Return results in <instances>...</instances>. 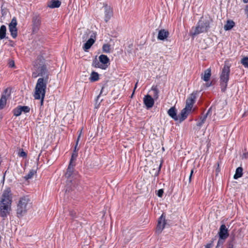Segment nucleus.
I'll return each instance as SVG.
<instances>
[{
  "mask_svg": "<svg viewBox=\"0 0 248 248\" xmlns=\"http://www.w3.org/2000/svg\"><path fill=\"white\" fill-rule=\"evenodd\" d=\"M90 33L89 31H86L84 32L82 36V39L83 41H85L89 37V34Z\"/></svg>",
  "mask_w": 248,
  "mask_h": 248,
  "instance_id": "nucleus-34",
  "label": "nucleus"
},
{
  "mask_svg": "<svg viewBox=\"0 0 248 248\" xmlns=\"http://www.w3.org/2000/svg\"><path fill=\"white\" fill-rule=\"evenodd\" d=\"M93 37L92 35H91V38L85 43L83 46L84 51H87L94 43L95 40L92 38Z\"/></svg>",
  "mask_w": 248,
  "mask_h": 248,
  "instance_id": "nucleus-16",
  "label": "nucleus"
},
{
  "mask_svg": "<svg viewBox=\"0 0 248 248\" xmlns=\"http://www.w3.org/2000/svg\"><path fill=\"white\" fill-rule=\"evenodd\" d=\"M110 46L108 44L104 45L103 46V51L106 53L110 52Z\"/></svg>",
  "mask_w": 248,
  "mask_h": 248,
  "instance_id": "nucleus-33",
  "label": "nucleus"
},
{
  "mask_svg": "<svg viewBox=\"0 0 248 248\" xmlns=\"http://www.w3.org/2000/svg\"><path fill=\"white\" fill-rule=\"evenodd\" d=\"M229 248H233V247L232 246H230V247H229Z\"/></svg>",
  "mask_w": 248,
  "mask_h": 248,
  "instance_id": "nucleus-51",
  "label": "nucleus"
},
{
  "mask_svg": "<svg viewBox=\"0 0 248 248\" xmlns=\"http://www.w3.org/2000/svg\"><path fill=\"white\" fill-rule=\"evenodd\" d=\"M211 76V70L210 68L205 70L204 72L203 75H202L201 78L204 81L207 82L209 80Z\"/></svg>",
  "mask_w": 248,
  "mask_h": 248,
  "instance_id": "nucleus-17",
  "label": "nucleus"
},
{
  "mask_svg": "<svg viewBox=\"0 0 248 248\" xmlns=\"http://www.w3.org/2000/svg\"><path fill=\"white\" fill-rule=\"evenodd\" d=\"M244 3H247L248 2V0H243Z\"/></svg>",
  "mask_w": 248,
  "mask_h": 248,
  "instance_id": "nucleus-46",
  "label": "nucleus"
},
{
  "mask_svg": "<svg viewBox=\"0 0 248 248\" xmlns=\"http://www.w3.org/2000/svg\"><path fill=\"white\" fill-rule=\"evenodd\" d=\"M21 108L22 109V111H23L25 113L29 112L30 108L28 106H20Z\"/></svg>",
  "mask_w": 248,
  "mask_h": 248,
  "instance_id": "nucleus-35",
  "label": "nucleus"
},
{
  "mask_svg": "<svg viewBox=\"0 0 248 248\" xmlns=\"http://www.w3.org/2000/svg\"><path fill=\"white\" fill-rule=\"evenodd\" d=\"M209 112V110L208 111L207 113L205 115H204L203 116L201 117L200 118V121L197 124V125L198 126L200 127L204 123V122L206 121L207 116Z\"/></svg>",
  "mask_w": 248,
  "mask_h": 248,
  "instance_id": "nucleus-27",
  "label": "nucleus"
},
{
  "mask_svg": "<svg viewBox=\"0 0 248 248\" xmlns=\"http://www.w3.org/2000/svg\"><path fill=\"white\" fill-rule=\"evenodd\" d=\"M137 84H138V82H137V83H136V85H135V86L134 90L133 93H132V95H133V94H134V91H135V89H136V87H137Z\"/></svg>",
  "mask_w": 248,
  "mask_h": 248,
  "instance_id": "nucleus-44",
  "label": "nucleus"
},
{
  "mask_svg": "<svg viewBox=\"0 0 248 248\" xmlns=\"http://www.w3.org/2000/svg\"><path fill=\"white\" fill-rule=\"evenodd\" d=\"M241 63L245 67L248 68V56L243 57L241 60Z\"/></svg>",
  "mask_w": 248,
  "mask_h": 248,
  "instance_id": "nucleus-30",
  "label": "nucleus"
},
{
  "mask_svg": "<svg viewBox=\"0 0 248 248\" xmlns=\"http://www.w3.org/2000/svg\"><path fill=\"white\" fill-rule=\"evenodd\" d=\"M36 170H31L30 171L29 173L24 177V179L26 180H28L30 179H31L33 176L36 174Z\"/></svg>",
  "mask_w": 248,
  "mask_h": 248,
  "instance_id": "nucleus-28",
  "label": "nucleus"
},
{
  "mask_svg": "<svg viewBox=\"0 0 248 248\" xmlns=\"http://www.w3.org/2000/svg\"><path fill=\"white\" fill-rule=\"evenodd\" d=\"M31 206V202L28 197L21 198L17 204V214L23 216Z\"/></svg>",
  "mask_w": 248,
  "mask_h": 248,
  "instance_id": "nucleus-3",
  "label": "nucleus"
},
{
  "mask_svg": "<svg viewBox=\"0 0 248 248\" xmlns=\"http://www.w3.org/2000/svg\"><path fill=\"white\" fill-rule=\"evenodd\" d=\"M246 115V113H244L243 115V117L245 116Z\"/></svg>",
  "mask_w": 248,
  "mask_h": 248,
  "instance_id": "nucleus-52",
  "label": "nucleus"
},
{
  "mask_svg": "<svg viewBox=\"0 0 248 248\" xmlns=\"http://www.w3.org/2000/svg\"><path fill=\"white\" fill-rule=\"evenodd\" d=\"M41 25V17L39 15H34L32 18V31L37 32Z\"/></svg>",
  "mask_w": 248,
  "mask_h": 248,
  "instance_id": "nucleus-8",
  "label": "nucleus"
},
{
  "mask_svg": "<svg viewBox=\"0 0 248 248\" xmlns=\"http://www.w3.org/2000/svg\"><path fill=\"white\" fill-rule=\"evenodd\" d=\"M17 153L19 157L26 158L27 157V154L24 151L22 148H18L17 150Z\"/></svg>",
  "mask_w": 248,
  "mask_h": 248,
  "instance_id": "nucleus-26",
  "label": "nucleus"
},
{
  "mask_svg": "<svg viewBox=\"0 0 248 248\" xmlns=\"http://www.w3.org/2000/svg\"><path fill=\"white\" fill-rule=\"evenodd\" d=\"M213 243V242H212L211 243L207 244L205 246V248H211L212 247V245H213V243Z\"/></svg>",
  "mask_w": 248,
  "mask_h": 248,
  "instance_id": "nucleus-41",
  "label": "nucleus"
},
{
  "mask_svg": "<svg viewBox=\"0 0 248 248\" xmlns=\"http://www.w3.org/2000/svg\"><path fill=\"white\" fill-rule=\"evenodd\" d=\"M243 174V169L241 167H238L236 169L235 173L233 176L235 179L241 177Z\"/></svg>",
  "mask_w": 248,
  "mask_h": 248,
  "instance_id": "nucleus-23",
  "label": "nucleus"
},
{
  "mask_svg": "<svg viewBox=\"0 0 248 248\" xmlns=\"http://www.w3.org/2000/svg\"><path fill=\"white\" fill-rule=\"evenodd\" d=\"M12 197L11 190L10 188H7L4 190L0 200V215L5 217L9 214L11 210Z\"/></svg>",
  "mask_w": 248,
  "mask_h": 248,
  "instance_id": "nucleus-2",
  "label": "nucleus"
},
{
  "mask_svg": "<svg viewBox=\"0 0 248 248\" xmlns=\"http://www.w3.org/2000/svg\"><path fill=\"white\" fill-rule=\"evenodd\" d=\"M8 65L10 67H14L15 66L14 61L13 60H10L8 63Z\"/></svg>",
  "mask_w": 248,
  "mask_h": 248,
  "instance_id": "nucleus-36",
  "label": "nucleus"
},
{
  "mask_svg": "<svg viewBox=\"0 0 248 248\" xmlns=\"http://www.w3.org/2000/svg\"><path fill=\"white\" fill-rule=\"evenodd\" d=\"M169 35V32L165 30H161L159 31L158 35V39L163 40L166 38Z\"/></svg>",
  "mask_w": 248,
  "mask_h": 248,
  "instance_id": "nucleus-19",
  "label": "nucleus"
},
{
  "mask_svg": "<svg viewBox=\"0 0 248 248\" xmlns=\"http://www.w3.org/2000/svg\"><path fill=\"white\" fill-rule=\"evenodd\" d=\"M99 97H100V95H99L97 96V99H96V102H97V101H98V99H99Z\"/></svg>",
  "mask_w": 248,
  "mask_h": 248,
  "instance_id": "nucleus-47",
  "label": "nucleus"
},
{
  "mask_svg": "<svg viewBox=\"0 0 248 248\" xmlns=\"http://www.w3.org/2000/svg\"><path fill=\"white\" fill-rule=\"evenodd\" d=\"M103 8L105 12V20L106 21H108L112 15V9L110 7L108 6L107 4H104Z\"/></svg>",
  "mask_w": 248,
  "mask_h": 248,
  "instance_id": "nucleus-14",
  "label": "nucleus"
},
{
  "mask_svg": "<svg viewBox=\"0 0 248 248\" xmlns=\"http://www.w3.org/2000/svg\"><path fill=\"white\" fill-rule=\"evenodd\" d=\"M61 2L58 0H51L48 4V7L51 8H58L60 6Z\"/></svg>",
  "mask_w": 248,
  "mask_h": 248,
  "instance_id": "nucleus-18",
  "label": "nucleus"
},
{
  "mask_svg": "<svg viewBox=\"0 0 248 248\" xmlns=\"http://www.w3.org/2000/svg\"><path fill=\"white\" fill-rule=\"evenodd\" d=\"M38 75L41 78H38L35 87L33 96L35 99H41V105H43L44 99L46 94V84L49 78V73L46 67L42 65L38 67Z\"/></svg>",
  "mask_w": 248,
  "mask_h": 248,
  "instance_id": "nucleus-1",
  "label": "nucleus"
},
{
  "mask_svg": "<svg viewBox=\"0 0 248 248\" xmlns=\"http://www.w3.org/2000/svg\"><path fill=\"white\" fill-rule=\"evenodd\" d=\"M17 21L16 17H14L9 25V31L12 36L15 38L17 35V30L16 28Z\"/></svg>",
  "mask_w": 248,
  "mask_h": 248,
  "instance_id": "nucleus-7",
  "label": "nucleus"
},
{
  "mask_svg": "<svg viewBox=\"0 0 248 248\" xmlns=\"http://www.w3.org/2000/svg\"><path fill=\"white\" fill-rule=\"evenodd\" d=\"M9 95V94L6 95L3 94L1 98L0 99V109H1L4 108L5 106L6 105L7 97Z\"/></svg>",
  "mask_w": 248,
  "mask_h": 248,
  "instance_id": "nucleus-20",
  "label": "nucleus"
},
{
  "mask_svg": "<svg viewBox=\"0 0 248 248\" xmlns=\"http://www.w3.org/2000/svg\"><path fill=\"white\" fill-rule=\"evenodd\" d=\"M193 173V170H191V172H190V175H189V182L191 181V177H192Z\"/></svg>",
  "mask_w": 248,
  "mask_h": 248,
  "instance_id": "nucleus-43",
  "label": "nucleus"
},
{
  "mask_svg": "<svg viewBox=\"0 0 248 248\" xmlns=\"http://www.w3.org/2000/svg\"><path fill=\"white\" fill-rule=\"evenodd\" d=\"M143 103L147 108H151L154 104V99L151 95L147 94L143 98Z\"/></svg>",
  "mask_w": 248,
  "mask_h": 248,
  "instance_id": "nucleus-10",
  "label": "nucleus"
},
{
  "mask_svg": "<svg viewBox=\"0 0 248 248\" xmlns=\"http://www.w3.org/2000/svg\"><path fill=\"white\" fill-rule=\"evenodd\" d=\"M5 93H6L8 92V89L5 90Z\"/></svg>",
  "mask_w": 248,
  "mask_h": 248,
  "instance_id": "nucleus-48",
  "label": "nucleus"
},
{
  "mask_svg": "<svg viewBox=\"0 0 248 248\" xmlns=\"http://www.w3.org/2000/svg\"><path fill=\"white\" fill-rule=\"evenodd\" d=\"M211 85V83L210 84H207V87H209Z\"/></svg>",
  "mask_w": 248,
  "mask_h": 248,
  "instance_id": "nucleus-49",
  "label": "nucleus"
},
{
  "mask_svg": "<svg viewBox=\"0 0 248 248\" xmlns=\"http://www.w3.org/2000/svg\"><path fill=\"white\" fill-rule=\"evenodd\" d=\"M246 10L248 11V6L246 7Z\"/></svg>",
  "mask_w": 248,
  "mask_h": 248,
  "instance_id": "nucleus-50",
  "label": "nucleus"
},
{
  "mask_svg": "<svg viewBox=\"0 0 248 248\" xmlns=\"http://www.w3.org/2000/svg\"><path fill=\"white\" fill-rule=\"evenodd\" d=\"M244 155H245V157H247V156L248 155H247V154H245Z\"/></svg>",
  "mask_w": 248,
  "mask_h": 248,
  "instance_id": "nucleus-53",
  "label": "nucleus"
},
{
  "mask_svg": "<svg viewBox=\"0 0 248 248\" xmlns=\"http://www.w3.org/2000/svg\"><path fill=\"white\" fill-rule=\"evenodd\" d=\"M151 91L152 92V96L154 99H157L158 98L159 91L157 88V86H153L151 88Z\"/></svg>",
  "mask_w": 248,
  "mask_h": 248,
  "instance_id": "nucleus-21",
  "label": "nucleus"
},
{
  "mask_svg": "<svg viewBox=\"0 0 248 248\" xmlns=\"http://www.w3.org/2000/svg\"><path fill=\"white\" fill-rule=\"evenodd\" d=\"M78 148H77V147L76 148V149L75 148V150L72 155V157H71V160H70V163H72V162L75 160V159L76 158V157H77L78 156Z\"/></svg>",
  "mask_w": 248,
  "mask_h": 248,
  "instance_id": "nucleus-32",
  "label": "nucleus"
},
{
  "mask_svg": "<svg viewBox=\"0 0 248 248\" xmlns=\"http://www.w3.org/2000/svg\"><path fill=\"white\" fill-rule=\"evenodd\" d=\"M99 79V75L97 73L93 72L91 74L90 79L92 81H95L98 80Z\"/></svg>",
  "mask_w": 248,
  "mask_h": 248,
  "instance_id": "nucleus-29",
  "label": "nucleus"
},
{
  "mask_svg": "<svg viewBox=\"0 0 248 248\" xmlns=\"http://www.w3.org/2000/svg\"><path fill=\"white\" fill-rule=\"evenodd\" d=\"M44 59H42L41 57L40 58H39L37 59V60H36V62H35V64H36V65H37V64H36V63H38V61H39L40 62H43V61Z\"/></svg>",
  "mask_w": 248,
  "mask_h": 248,
  "instance_id": "nucleus-42",
  "label": "nucleus"
},
{
  "mask_svg": "<svg viewBox=\"0 0 248 248\" xmlns=\"http://www.w3.org/2000/svg\"><path fill=\"white\" fill-rule=\"evenodd\" d=\"M234 22L232 20H228L226 24L224 26V29L226 31L231 30L234 26Z\"/></svg>",
  "mask_w": 248,
  "mask_h": 248,
  "instance_id": "nucleus-24",
  "label": "nucleus"
},
{
  "mask_svg": "<svg viewBox=\"0 0 248 248\" xmlns=\"http://www.w3.org/2000/svg\"><path fill=\"white\" fill-rule=\"evenodd\" d=\"M161 165H162V162H161L158 167L157 168V170H156L155 172V174H157L158 173L159 171L160 170Z\"/></svg>",
  "mask_w": 248,
  "mask_h": 248,
  "instance_id": "nucleus-39",
  "label": "nucleus"
},
{
  "mask_svg": "<svg viewBox=\"0 0 248 248\" xmlns=\"http://www.w3.org/2000/svg\"><path fill=\"white\" fill-rule=\"evenodd\" d=\"M74 172V167L73 165L71 163H69V165L68 166L67 172L65 173V176L67 178H69L72 176L73 174V173Z\"/></svg>",
  "mask_w": 248,
  "mask_h": 248,
  "instance_id": "nucleus-22",
  "label": "nucleus"
},
{
  "mask_svg": "<svg viewBox=\"0 0 248 248\" xmlns=\"http://www.w3.org/2000/svg\"><path fill=\"white\" fill-rule=\"evenodd\" d=\"M191 110L189 109L186 108H183L178 116V120L180 122H182L184 120H185L187 117L188 115L190 112Z\"/></svg>",
  "mask_w": 248,
  "mask_h": 248,
  "instance_id": "nucleus-13",
  "label": "nucleus"
},
{
  "mask_svg": "<svg viewBox=\"0 0 248 248\" xmlns=\"http://www.w3.org/2000/svg\"><path fill=\"white\" fill-rule=\"evenodd\" d=\"M163 193H164L163 190L162 189H160L157 191V196L159 197H162Z\"/></svg>",
  "mask_w": 248,
  "mask_h": 248,
  "instance_id": "nucleus-38",
  "label": "nucleus"
},
{
  "mask_svg": "<svg viewBox=\"0 0 248 248\" xmlns=\"http://www.w3.org/2000/svg\"><path fill=\"white\" fill-rule=\"evenodd\" d=\"M33 76L34 77H35V78H36V77H37V76H36V75H33Z\"/></svg>",
  "mask_w": 248,
  "mask_h": 248,
  "instance_id": "nucleus-54",
  "label": "nucleus"
},
{
  "mask_svg": "<svg viewBox=\"0 0 248 248\" xmlns=\"http://www.w3.org/2000/svg\"><path fill=\"white\" fill-rule=\"evenodd\" d=\"M82 129H81V130L80 131L79 133V135H78V139H77V141H76V146H75V148H76H76H77V146H78V141H79V139H80V136H81V134H82Z\"/></svg>",
  "mask_w": 248,
  "mask_h": 248,
  "instance_id": "nucleus-37",
  "label": "nucleus"
},
{
  "mask_svg": "<svg viewBox=\"0 0 248 248\" xmlns=\"http://www.w3.org/2000/svg\"><path fill=\"white\" fill-rule=\"evenodd\" d=\"M165 224L166 222L165 217H164L163 215H162L158 220V223L156 230V232L158 233H161L164 228Z\"/></svg>",
  "mask_w": 248,
  "mask_h": 248,
  "instance_id": "nucleus-9",
  "label": "nucleus"
},
{
  "mask_svg": "<svg viewBox=\"0 0 248 248\" xmlns=\"http://www.w3.org/2000/svg\"><path fill=\"white\" fill-rule=\"evenodd\" d=\"M209 28V23L208 21L204 22L200 20L197 26L192 28L190 34L192 36L194 37L201 33L207 31Z\"/></svg>",
  "mask_w": 248,
  "mask_h": 248,
  "instance_id": "nucleus-4",
  "label": "nucleus"
},
{
  "mask_svg": "<svg viewBox=\"0 0 248 248\" xmlns=\"http://www.w3.org/2000/svg\"><path fill=\"white\" fill-rule=\"evenodd\" d=\"M195 99L196 94L194 93H191L186 100V105L185 108H186L191 110L193 104L195 102Z\"/></svg>",
  "mask_w": 248,
  "mask_h": 248,
  "instance_id": "nucleus-11",
  "label": "nucleus"
},
{
  "mask_svg": "<svg viewBox=\"0 0 248 248\" xmlns=\"http://www.w3.org/2000/svg\"><path fill=\"white\" fill-rule=\"evenodd\" d=\"M6 32V27L4 25H2L0 28V39H3L5 37Z\"/></svg>",
  "mask_w": 248,
  "mask_h": 248,
  "instance_id": "nucleus-25",
  "label": "nucleus"
},
{
  "mask_svg": "<svg viewBox=\"0 0 248 248\" xmlns=\"http://www.w3.org/2000/svg\"><path fill=\"white\" fill-rule=\"evenodd\" d=\"M230 67L227 65H225L220 76V85L221 90L224 92L227 86V83L229 79Z\"/></svg>",
  "mask_w": 248,
  "mask_h": 248,
  "instance_id": "nucleus-5",
  "label": "nucleus"
},
{
  "mask_svg": "<svg viewBox=\"0 0 248 248\" xmlns=\"http://www.w3.org/2000/svg\"><path fill=\"white\" fill-rule=\"evenodd\" d=\"M14 115L16 116H18L21 115L22 112V109L21 108L20 106H18V107L15 108L13 110Z\"/></svg>",
  "mask_w": 248,
  "mask_h": 248,
  "instance_id": "nucleus-31",
  "label": "nucleus"
},
{
  "mask_svg": "<svg viewBox=\"0 0 248 248\" xmlns=\"http://www.w3.org/2000/svg\"><path fill=\"white\" fill-rule=\"evenodd\" d=\"M219 237L220 239L224 240L227 238L229 235L228 230L224 224L220 226L219 232Z\"/></svg>",
  "mask_w": 248,
  "mask_h": 248,
  "instance_id": "nucleus-12",
  "label": "nucleus"
},
{
  "mask_svg": "<svg viewBox=\"0 0 248 248\" xmlns=\"http://www.w3.org/2000/svg\"><path fill=\"white\" fill-rule=\"evenodd\" d=\"M109 64V60L108 57L105 55L102 54L99 57V61L96 59L93 60V65L96 68L102 69H106Z\"/></svg>",
  "mask_w": 248,
  "mask_h": 248,
  "instance_id": "nucleus-6",
  "label": "nucleus"
},
{
  "mask_svg": "<svg viewBox=\"0 0 248 248\" xmlns=\"http://www.w3.org/2000/svg\"><path fill=\"white\" fill-rule=\"evenodd\" d=\"M76 214V212L75 211L72 210V211H70V215L71 216L74 217Z\"/></svg>",
  "mask_w": 248,
  "mask_h": 248,
  "instance_id": "nucleus-40",
  "label": "nucleus"
},
{
  "mask_svg": "<svg viewBox=\"0 0 248 248\" xmlns=\"http://www.w3.org/2000/svg\"><path fill=\"white\" fill-rule=\"evenodd\" d=\"M169 115L175 121L178 120V116L177 115L176 110L174 107H171L168 111Z\"/></svg>",
  "mask_w": 248,
  "mask_h": 248,
  "instance_id": "nucleus-15",
  "label": "nucleus"
},
{
  "mask_svg": "<svg viewBox=\"0 0 248 248\" xmlns=\"http://www.w3.org/2000/svg\"><path fill=\"white\" fill-rule=\"evenodd\" d=\"M220 242H221V241L218 240V244H217V247L219 246V244Z\"/></svg>",
  "mask_w": 248,
  "mask_h": 248,
  "instance_id": "nucleus-45",
  "label": "nucleus"
}]
</instances>
